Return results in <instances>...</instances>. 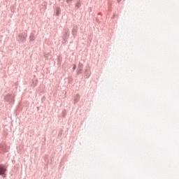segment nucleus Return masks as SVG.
Masks as SVG:
<instances>
[{
  "label": "nucleus",
  "mask_w": 179,
  "mask_h": 179,
  "mask_svg": "<svg viewBox=\"0 0 179 179\" xmlns=\"http://www.w3.org/2000/svg\"><path fill=\"white\" fill-rule=\"evenodd\" d=\"M38 83V80L36 78H34L32 80V83L31 84V86L32 87H36Z\"/></svg>",
  "instance_id": "0eeeda50"
},
{
  "label": "nucleus",
  "mask_w": 179,
  "mask_h": 179,
  "mask_svg": "<svg viewBox=\"0 0 179 179\" xmlns=\"http://www.w3.org/2000/svg\"><path fill=\"white\" fill-rule=\"evenodd\" d=\"M82 71H83V64L79 62L76 71V75H80V73H82Z\"/></svg>",
  "instance_id": "20e7f679"
},
{
  "label": "nucleus",
  "mask_w": 179,
  "mask_h": 179,
  "mask_svg": "<svg viewBox=\"0 0 179 179\" xmlns=\"http://www.w3.org/2000/svg\"><path fill=\"white\" fill-rule=\"evenodd\" d=\"M80 100V96L79 95V94H77L74 96V104H76V103H78Z\"/></svg>",
  "instance_id": "6e6552de"
},
{
  "label": "nucleus",
  "mask_w": 179,
  "mask_h": 179,
  "mask_svg": "<svg viewBox=\"0 0 179 179\" xmlns=\"http://www.w3.org/2000/svg\"><path fill=\"white\" fill-rule=\"evenodd\" d=\"M26 38H27V33H20L17 37V41H18V43H24Z\"/></svg>",
  "instance_id": "f03ea898"
},
{
  "label": "nucleus",
  "mask_w": 179,
  "mask_h": 179,
  "mask_svg": "<svg viewBox=\"0 0 179 179\" xmlns=\"http://www.w3.org/2000/svg\"><path fill=\"white\" fill-rule=\"evenodd\" d=\"M44 57H45V58H48V54L45 53V54H44Z\"/></svg>",
  "instance_id": "dca6fc26"
},
{
  "label": "nucleus",
  "mask_w": 179,
  "mask_h": 179,
  "mask_svg": "<svg viewBox=\"0 0 179 179\" xmlns=\"http://www.w3.org/2000/svg\"><path fill=\"white\" fill-rule=\"evenodd\" d=\"M55 12H56V16H59V14L61 13V8L57 7L56 8Z\"/></svg>",
  "instance_id": "9d476101"
},
{
  "label": "nucleus",
  "mask_w": 179,
  "mask_h": 179,
  "mask_svg": "<svg viewBox=\"0 0 179 179\" xmlns=\"http://www.w3.org/2000/svg\"><path fill=\"white\" fill-rule=\"evenodd\" d=\"M76 69V64H73V71H75Z\"/></svg>",
  "instance_id": "2eb2a0df"
},
{
  "label": "nucleus",
  "mask_w": 179,
  "mask_h": 179,
  "mask_svg": "<svg viewBox=\"0 0 179 179\" xmlns=\"http://www.w3.org/2000/svg\"><path fill=\"white\" fill-rule=\"evenodd\" d=\"M6 166L3 164H0V176H2L5 178V173H6Z\"/></svg>",
  "instance_id": "7ed1b4c3"
},
{
  "label": "nucleus",
  "mask_w": 179,
  "mask_h": 179,
  "mask_svg": "<svg viewBox=\"0 0 179 179\" xmlns=\"http://www.w3.org/2000/svg\"><path fill=\"white\" fill-rule=\"evenodd\" d=\"M73 0H66V3H71Z\"/></svg>",
  "instance_id": "4468645a"
},
{
  "label": "nucleus",
  "mask_w": 179,
  "mask_h": 179,
  "mask_svg": "<svg viewBox=\"0 0 179 179\" xmlns=\"http://www.w3.org/2000/svg\"><path fill=\"white\" fill-rule=\"evenodd\" d=\"M117 1H118V2H120V0H117Z\"/></svg>",
  "instance_id": "f3484780"
},
{
  "label": "nucleus",
  "mask_w": 179,
  "mask_h": 179,
  "mask_svg": "<svg viewBox=\"0 0 179 179\" xmlns=\"http://www.w3.org/2000/svg\"><path fill=\"white\" fill-rule=\"evenodd\" d=\"M29 40H30V41H34V40H36V36H34V34L31 33L30 34Z\"/></svg>",
  "instance_id": "1a4fd4ad"
},
{
  "label": "nucleus",
  "mask_w": 179,
  "mask_h": 179,
  "mask_svg": "<svg viewBox=\"0 0 179 179\" xmlns=\"http://www.w3.org/2000/svg\"><path fill=\"white\" fill-rule=\"evenodd\" d=\"M84 75L85 79H88V78H90V67H86Z\"/></svg>",
  "instance_id": "39448f33"
},
{
  "label": "nucleus",
  "mask_w": 179,
  "mask_h": 179,
  "mask_svg": "<svg viewBox=\"0 0 179 179\" xmlns=\"http://www.w3.org/2000/svg\"><path fill=\"white\" fill-rule=\"evenodd\" d=\"M78 25H73V29H72V35L74 37H76L77 34H78Z\"/></svg>",
  "instance_id": "423d86ee"
},
{
  "label": "nucleus",
  "mask_w": 179,
  "mask_h": 179,
  "mask_svg": "<svg viewBox=\"0 0 179 179\" xmlns=\"http://www.w3.org/2000/svg\"><path fill=\"white\" fill-rule=\"evenodd\" d=\"M62 117L63 118H65V117H66V110H63L62 113Z\"/></svg>",
  "instance_id": "f8f14e48"
},
{
  "label": "nucleus",
  "mask_w": 179,
  "mask_h": 179,
  "mask_svg": "<svg viewBox=\"0 0 179 179\" xmlns=\"http://www.w3.org/2000/svg\"><path fill=\"white\" fill-rule=\"evenodd\" d=\"M80 6H81L80 2H78L76 4V9H79V8H80Z\"/></svg>",
  "instance_id": "ddd939ff"
},
{
  "label": "nucleus",
  "mask_w": 179,
  "mask_h": 179,
  "mask_svg": "<svg viewBox=\"0 0 179 179\" xmlns=\"http://www.w3.org/2000/svg\"><path fill=\"white\" fill-rule=\"evenodd\" d=\"M4 101L9 104H15V95L12 94H8L4 96Z\"/></svg>",
  "instance_id": "f257e3e1"
},
{
  "label": "nucleus",
  "mask_w": 179,
  "mask_h": 179,
  "mask_svg": "<svg viewBox=\"0 0 179 179\" xmlns=\"http://www.w3.org/2000/svg\"><path fill=\"white\" fill-rule=\"evenodd\" d=\"M68 38H69V31H67L64 35V41H65V40H68Z\"/></svg>",
  "instance_id": "9b49d317"
}]
</instances>
